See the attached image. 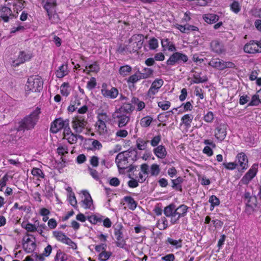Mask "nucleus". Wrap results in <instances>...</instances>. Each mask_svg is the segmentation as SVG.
Masks as SVG:
<instances>
[{
  "mask_svg": "<svg viewBox=\"0 0 261 261\" xmlns=\"http://www.w3.org/2000/svg\"><path fill=\"white\" fill-rule=\"evenodd\" d=\"M40 113V109L36 108L30 114L27 115L19 122L16 130L24 132L33 129L39 120Z\"/></svg>",
  "mask_w": 261,
  "mask_h": 261,
  "instance_id": "f257e3e1",
  "label": "nucleus"
},
{
  "mask_svg": "<svg viewBox=\"0 0 261 261\" xmlns=\"http://www.w3.org/2000/svg\"><path fill=\"white\" fill-rule=\"evenodd\" d=\"M43 82L40 76L38 75L28 78L25 90L27 92H40L43 88Z\"/></svg>",
  "mask_w": 261,
  "mask_h": 261,
  "instance_id": "f03ea898",
  "label": "nucleus"
},
{
  "mask_svg": "<svg viewBox=\"0 0 261 261\" xmlns=\"http://www.w3.org/2000/svg\"><path fill=\"white\" fill-rule=\"evenodd\" d=\"M115 162L119 169L124 170L129 168L128 171L132 172L136 167L130 163L123 151L117 155Z\"/></svg>",
  "mask_w": 261,
  "mask_h": 261,
  "instance_id": "7ed1b4c3",
  "label": "nucleus"
},
{
  "mask_svg": "<svg viewBox=\"0 0 261 261\" xmlns=\"http://www.w3.org/2000/svg\"><path fill=\"white\" fill-rule=\"evenodd\" d=\"M188 61V56L180 52H175L170 56L166 62V64L169 66H174L176 64H181L186 63Z\"/></svg>",
  "mask_w": 261,
  "mask_h": 261,
  "instance_id": "20e7f679",
  "label": "nucleus"
},
{
  "mask_svg": "<svg viewBox=\"0 0 261 261\" xmlns=\"http://www.w3.org/2000/svg\"><path fill=\"white\" fill-rule=\"evenodd\" d=\"M107 115L106 113L99 114L97 118L98 120L96 122L95 126L98 133L101 135H105L108 134V130L105 120H106Z\"/></svg>",
  "mask_w": 261,
  "mask_h": 261,
  "instance_id": "39448f33",
  "label": "nucleus"
},
{
  "mask_svg": "<svg viewBox=\"0 0 261 261\" xmlns=\"http://www.w3.org/2000/svg\"><path fill=\"white\" fill-rule=\"evenodd\" d=\"M87 123V121L83 116L75 117L72 121V128L78 134L82 132Z\"/></svg>",
  "mask_w": 261,
  "mask_h": 261,
  "instance_id": "423d86ee",
  "label": "nucleus"
},
{
  "mask_svg": "<svg viewBox=\"0 0 261 261\" xmlns=\"http://www.w3.org/2000/svg\"><path fill=\"white\" fill-rule=\"evenodd\" d=\"M56 6L45 3L43 8L46 11L48 19L51 23H57L60 21L58 14L56 12Z\"/></svg>",
  "mask_w": 261,
  "mask_h": 261,
  "instance_id": "0eeeda50",
  "label": "nucleus"
},
{
  "mask_svg": "<svg viewBox=\"0 0 261 261\" xmlns=\"http://www.w3.org/2000/svg\"><path fill=\"white\" fill-rule=\"evenodd\" d=\"M69 122L68 119H63L62 118H56L53 121L50 125V131L52 133L56 134L63 129L67 123Z\"/></svg>",
  "mask_w": 261,
  "mask_h": 261,
  "instance_id": "6e6552de",
  "label": "nucleus"
},
{
  "mask_svg": "<svg viewBox=\"0 0 261 261\" xmlns=\"http://www.w3.org/2000/svg\"><path fill=\"white\" fill-rule=\"evenodd\" d=\"M258 164H253L250 169L242 178L241 181L243 184L247 185L256 175L258 171Z\"/></svg>",
  "mask_w": 261,
  "mask_h": 261,
  "instance_id": "1a4fd4ad",
  "label": "nucleus"
},
{
  "mask_svg": "<svg viewBox=\"0 0 261 261\" xmlns=\"http://www.w3.org/2000/svg\"><path fill=\"white\" fill-rule=\"evenodd\" d=\"M123 226L120 224L116 225L114 228V234L117 240L116 246L122 248L126 245L125 241L123 239Z\"/></svg>",
  "mask_w": 261,
  "mask_h": 261,
  "instance_id": "9d476101",
  "label": "nucleus"
},
{
  "mask_svg": "<svg viewBox=\"0 0 261 261\" xmlns=\"http://www.w3.org/2000/svg\"><path fill=\"white\" fill-rule=\"evenodd\" d=\"M244 50L248 54L261 53V44L260 42L254 40L250 41L244 46Z\"/></svg>",
  "mask_w": 261,
  "mask_h": 261,
  "instance_id": "9b49d317",
  "label": "nucleus"
},
{
  "mask_svg": "<svg viewBox=\"0 0 261 261\" xmlns=\"http://www.w3.org/2000/svg\"><path fill=\"white\" fill-rule=\"evenodd\" d=\"M134 110V107L130 103H124L119 109H117L115 114H118L122 115H128L130 117V115Z\"/></svg>",
  "mask_w": 261,
  "mask_h": 261,
  "instance_id": "f8f14e48",
  "label": "nucleus"
},
{
  "mask_svg": "<svg viewBox=\"0 0 261 261\" xmlns=\"http://www.w3.org/2000/svg\"><path fill=\"white\" fill-rule=\"evenodd\" d=\"M32 56L30 54L24 51H20L16 60L13 61L12 65L14 67L18 66L20 64L23 63L31 59Z\"/></svg>",
  "mask_w": 261,
  "mask_h": 261,
  "instance_id": "ddd939ff",
  "label": "nucleus"
},
{
  "mask_svg": "<svg viewBox=\"0 0 261 261\" xmlns=\"http://www.w3.org/2000/svg\"><path fill=\"white\" fill-rule=\"evenodd\" d=\"M101 93L105 97L114 99L116 98L118 95V90L117 88L114 87H112L111 89L109 90L106 88V86L102 85Z\"/></svg>",
  "mask_w": 261,
  "mask_h": 261,
  "instance_id": "4468645a",
  "label": "nucleus"
},
{
  "mask_svg": "<svg viewBox=\"0 0 261 261\" xmlns=\"http://www.w3.org/2000/svg\"><path fill=\"white\" fill-rule=\"evenodd\" d=\"M226 129L227 125L226 124H219L215 129V136L216 138L220 141L224 140L227 135Z\"/></svg>",
  "mask_w": 261,
  "mask_h": 261,
  "instance_id": "2eb2a0df",
  "label": "nucleus"
},
{
  "mask_svg": "<svg viewBox=\"0 0 261 261\" xmlns=\"http://www.w3.org/2000/svg\"><path fill=\"white\" fill-rule=\"evenodd\" d=\"M163 83L164 82L162 79H155L152 83L148 91V95L151 96L155 94L158 92L159 89L162 86Z\"/></svg>",
  "mask_w": 261,
  "mask_h": 261,
  "instance_id": "dca6fc26",
  "label": "nucleus"
},
{
  "mask_svg": "<svg viewBox=\"0 0 261 261\" xmlns=\"http://www.w3.org/2000/svg\"><path fill=\"white\" fill-rule=\"evenodd\" d=\"M236 158L239 166L241 167V170L247 169L248 167V159L247 155L244 152H241L237 154Z\"/></svg>",
  "mask_w": 261,
  "mask_h": 261,
  "instance_id": "f3484780",
  "label": "nucleus"
},
{
  "mask_svg": "<svg viewBox=\"0 0 261 261\" xmlns=\"http://www.w3.org/2000/svg\"><path fill=\"white\" fill-rule=\"evenodd\" d=\"M211 47L212 50L218 54H223L225 52V48L223 44L218 40L212 41Z\"/></svg>",
  "mask_w": 261,
  "mask_h": 261,
  "instance_id": "a211bd4d",
  "label": "nucleus"
},
{
  "mask_svg": "<svg viewBox=\"0 0 261 261\" xmlns=\"http://www.w3.org/2000/svg\"><path fill=\"white\" fill-rule=\"evenodd\" d=\"M123 152L132 164L138 159V152L136 148H130L128 150Z\"/></svg>",
  "mask_w": 261,
  "mask_h": 261,
  "instance_id": "6ab92c4d",
  "label": "nucleus"
},
{
  "mask_svg": "<svg viewBox=\"0 0 261 261\" xmlns=\"http://www.w3.org/2000/svg\"><path fill=\"white\" fill-rule=\"evenodd\" d=\"M114 118L118 119V125L119 127L125 126L130 120L128 115H122L118 114H114Z\"/></svg>",
  "mask_w": 261,
  "mask_h": 261,
  "instance_id": "aec40b11",
  "label": "nucleus"
},
{
  "mask_svg": "<svg viewBox=\"0 0 261 261\" xmlns=\"http://www.w3.org/2000/svg\"><path fill=\"white\" fill-rule=\"evenodd\" d=\"M12 15L11 10L6 6H3L0 9V17H1L5 22H8L9 17Z\"/></svg>",
  "mask_w": 261,
  "mask_h": 261,
  "instance_id": "412c9836",
  "label": "nucleus"
},
{
  "mask_svg": "<svg viewBox=\"0 0 261 261\" xmlns=\"http://www.w3.org/2000/svg\"><path fill=\"white\" fill-rule=\"evenodd\" d=\"M176 29L179 30L181 32L184 33H189L191 31H198V28L195 26L187 24L182 25L179 24L175 25Z\"/></svg>",
  "mask_w": 261,
  "mask_h": 261,
  "instance_id": "4be33fe9",
  "label": "nucleus"
},
{
  "mask_svg": "<svg viewBox=\"0 0 261 261\" xmlns=\"http://www.w3.org/2000/svg\"><path fill=\"white\" fill-rule=\"evenodd\" d=\"M153 152L156 157L160 159H164L167 155L166 148L162 145H159L154 148Z\"/></svg>",
  "mask_w": 261,
  "mask_h": 261,
  "instance_id": "5701e85b",
  "label": "nucleus"
},
{
  "mask_svg": "<svg viewBox=\"0 0 261 261\" xmlns=\"http://www.w3.org/2000/svg\"><path fill=\"white\" fill-rule=\"evenodd\" d=\"M83 194L85 197L84 199L82 200L83 206L86 209H90L91 206L93 204L92 199L89 192L87 191H83Z\"/></svg>",
  "mask_w": 261,
  "mask_h": 261,
  "instance_id": "b1692460",
  "label": "nucleus"
},
{
  "mask_svg": "<svg viewBox=\"0 0 261 261\" xmlns=\"http://www.w3.org/2000/svg\"><path fill=\"white\" fill-rule=\"evenodd\" d=\"M143 36L141 34H139L137 35H134L132 36L128 40L129 43H130L133 40H139L138 42H135L137 46H136L135 48H133V50L135 51H137V50L141 48L142 45L143 43V40L141 39Z\"/></svg>",
  "mask_w": 261,
  "mask_h": 261,
  "instance_id": "393cba45",
  "label": "nucleus"
},
{
  "mask_svg": "<svg viewBox=\"0 0 261 261\" xmlns=\"http://www.w3.org/2000/svg\"><path fill=\"white\" fill-rule=\"evenodd\" d=\"M161 44L164 49H167L171 51H175L176 49L174 44L170 42L169 39L166 38L162 39Z\"/></svg>",
  "mask_w": 261,
  "mask_h": 261,
  "instance_id": "a878e982",
  "label": "nucleus"
},
{
  "mask_svg": "<svg viewBox=\"0 0 261 261\" xmlns=\"http://www.w3.org/2000/svg\"><path fill=\"white\" fill-rule=\"evenodd\" d=\"M201 72L198 73L195 72L193 76V82L194 83H203L207 81L208 79L205 75L201 76Z\"/></svg>",
  "mask_w": 261,
  "mask_h": 261,
  "instance_id": "bb28decb",
  "label": "nucleus"
},
{
  "mask_svg": "<svg viewBox=\"0 0 261 261\" xmlns=\"http://www.w3.org/2000/svg\"><path fill=\"white\" fill-rule=\"evenodd\" d=\"M203 18L205 21L209 24L215 23L219 19V16L215 14H206L203 15Z\"/></svg>",
  "mask_w": 261,
  "mask_h": 261,
  "instance_id": "cd10ccee",
  "label": "nucleus"
},
{
  "mask_svg": "<svg viewBox=\"0 0 261 261\" xmlns=\"http://www.w3.org/2000/svg\"><path fill=\"white\" fill-rule=\"evenodd\" d=\"M209 65L219 70H224V61L219 58L212 60L210 62Z\"/></svg>",
  "mask_w": 261,
  "mask_h": 261,
  "instance_id": "c85d7f7f",
  "label": "nucleus"
},
{
  "mask_svg": "<svg viewBox=\"0 0 261 261\" xmlns=\"http://www.w3.org/2000/svg\"><path fill=\"white\" fill-rule=\"evenodd\" d=\"M166 243H168L175 249L180 248L182 246V240L179 239L178 240H174L171 238H168Z\"/></svg>",
  "mask_w": 261,
  "mask_h": 261,
  "instance_id": "c756f323",
  "label": "nucleus"
},
{
  "mask_svg": "<svg viewBox=\"0 0 261 261\" xmlns=\"http://www.w3.org/2000/svg\"><path fill=\"white\" fill-rule=\"evenodd\" d=\"M53 235L58 241L64 244H66V242H69V238L61 231H55L53 232Z\"/></svg>",
  "mask_w": 261,
  "mask_h": 261,
  "instance_id": "7c9ffc66",
  "label": "nucleus"
},
{
  "mask_svg": "<svg viewBox=\"0 0 261 261\" xmlns=\"http://www.w3.org/2000/svg\"><path fill=\"white\" fill-rule=\"evenodd\" d=\"M260 89L256 92V93L252 95L250 102L248 103V106H257L260 103Z\"/></svg>",
  "mask_w": 261,
  "mask_h": 261,
  "instance_id": "2f4dec72",
  "label": "nucleus"
},
{
  "mask_svg": "<svg viewBox=\"0 0 261 261\" xmlns=\"http://www.w3.org/2000/svg\"><path fill=\"white\" fill-rule=\"evenodd\" d=\"M67 68L68 66L67 65L63 64L60 66L56 72L57 77L58 78H62L66 75L68 73Z\"/></svg>",
  "mask_w": 261,
  "mask_h": 261,
  "instance_id": "473e14b6",
  "label": "nucleus"
},
{
  "mask_svg": "<svg viewBox=\"0 0 261 261\" xmlns=\"http://www.w3.org/2000/svg\"><path fill=\"white\" fill-rule=\"evenodd\" d=\"M149 141L145 140L144 139L139 138L136 140L137 148L140 150H145L147 148Z\"/></svg>",
  "mask_w": 261,
  "mask_h": 261,
  "instance_id": "72a5a7b5",
  "label": "nucleus"
},
{
  "mask_svg": "<svg viewBox=\"0 0 261 261\" xmlns=\"http://www.w3.org/2000/svg\"><path fill=\"white\" fill-rule=\"evenodd\" d=\"M34 241L28 243H22V247L27 253L32 252L36 248L35 238H34Z\"/></svg>",
  "mask_w": 261,
  "mask_h": 261,
  "instance_id": "f704fd0d",
  "label": "nucleus"
},
{
  "mask_svg": "<svg viewBox=\"0 0 261 261\" xmlns=\"http://www.w3.org/2000/svg\"><path fill=\"white\" fill-rule=\"evenodd\" d=\"M138 73L140 74L141 77L142 79H147L153 75V70L149 68L145 67L142 70L141 72L139 71Z\"/></svg>",
  "mask_w": 261,
  "mask_h": 261,
  "instance_id": "c9c22d12",
  "label": "nucleus"
},
{
  "mask_svg": "<svg viewBox=\"0 0 261 261\" xmlns=\"http://www.w3.org/2000/svg\"><path fill=\"white\" fill-rule=\"evenodd\" d=\"M132 103H134L137 106V111H141L145 107V104L143 101H141L138 98L133 97L131 100Z\"/></svg>",
  "mask_w": 261,
  "mask_h": 261,
  "instance_id": "e433bc0d",
  "label": "nucleus"
},
{
  "mask_svg": "<svg viewBox=\"0 0 261 261\" xmlns=\"http://www.w3.org/2000/svg\"><path fill=\"white\" fill-rule=\"evenodd\" d=\"M184 179L181 177H178L176 179H172L171 181L172 183V187L173 189L179 190V191H182V187L181 184L183 182Z\"/></svg>",
  "mask_w": 261,
  "mask_h": 261,
  "instance_id": "4c0bfd02",
  "label": "nucleus"
},
{
  "mask_svg": "<svg viewBox=\"0 0 261 261\" xmlns=\"http://www.w3.org/2000/svg\"><path fill=\"white\" fill-rule=\"evenodd\" d=\"M175 205L174 204H170L168 206L165 207L164 210V213L167 217H173Z\"/></svg>",
  "mask_w": 261,
  "mask_h": 261,
  "instance_id": "58836bf2",
  "label": "nucleus"
},
{
  "mask_svg": "<svg viewBox=\"0 0 261 261\" xmlns=\"http://www.w3.org/2000/svg\"><path fill=\"white\" fill-rule=\"evenodd\" d=\"M193 118V116L191 114H186L182 117L181 120L185 126L190 127Z\"/></svg>",
  "mask_w": 261,
  "mask_h": 261,
  "instance_id": "ea45409f",
  "label": "nucleus"
},
{
  "mask_svg": "<svg viewBox=\"0 0 261 261\" xmlns=\"http://www.w3.org/2000/svg\"><path fill=\"white\" fill-rule=\"evenodd\" d=\"M124 200L128 203V206L129 209L134 210L137 207V203L134 199L131 196H125L124 197Z\"/></svg>",
  "mask_w": 261,
  "mask_h": 261,
  "instance_id": "a19ab883",
  "label": "nucleus"
},
{
  "mask_svg": "<svg viewBox=\"0 0 261 261\" xmlns=\"http://www.w3.org/2000/svg\"><path fill=\"white\" fill-rule=\"evenodd\" d=\"M153 121V118L150 116L143 117L140 120V125L143 127H148Z\"/></svg>",
  "mask_w": 261,
  "mask_h": 261,
  "instance_id": "79ce46f5",
  "label": "nucleus"
},
{
  "mask_svg": "<svg viewBox=\"0 0 261 261\" xmlns=\"http://www.w3.org/2000/svg\"><path fill=\"white\" fill-rule=\"evenodd\" d=\"M69 87L68 83H63L60 87V92L63 96H68L70 93L69 90L68 89Z\"/></svg>",
  "mask_w": 261,
  "mask_h": 261,
  "instance_id": "37998d69",
  "label": "nucleus"
},
{
  "mask_svg": "<svg viewBox=\"0 0 261 261\" xmlns=\"http://www.w3.org/2000/svg\"><path fill=\"white\" fill-rule=\"evenodd\" d=\"M67 259V255L60 249L57 251L56 255L55 257V261H65Z\"/></svg>",
  "mask_w": 261,
  "mask_h": 261,
  "instance_id": "c03bdc74",
  "label": "nucleus"
},
{
  "mask_svg": "<svg viewBox=\"0 0 261 261\" xmlns=\"http://www.w3.org/2000/svg\"><path fill=\"white\" fill-rule=\"evenodd\" d=\"M132 71V67L129 65L121 66L119 69V73L123 76H126Z\"/></svg>",
  "mask_w": 261,
  "mask_h": 261,
  "instance_id": "a18cd8bd",
  "label": "nucleus"
},
{
  "mask_svg": "<svg viewBox=\"0 0 261 261\" xmlns=\"http://www.w3.org/2000/svg\"><path fill=\"white\" fill-rule=\"evenodd\" d=\"M112 255V252L109 251H103L101 252L98 255V259L100 261H106Z\"/></svg>",
  "mask_w": 261,
  "mask_h": 261,
  "instance_id": "49530a36",
  "label": "nucleus"
},
{
  "mask_svg": "<svg viewBox=\"0 0 261 261\" xmlns=\"http://www.w3.org/2000/svg\"><path fill=\"white\" fill-rule=\"evenodd\" d=\"M160 172V168L159 165L156 164H152L150 167L151 176H157Z\"/></svg>",
  "mask_w": 261,
  "mask_h": 261,
  "instance_id": "de8ad7c7",
  "label": "nucleus"
},
{
  "mask_svg": "<svg viewBox=\"0 0 261 261\" xmlns=\"http://www.w3.org/2000/svg\"><path fill=\"white\" fill-rule=\"evenodd\" d=\"M149 48L150 50H154L159 46L158 40L153 37L148 41Z\"/></svg>",
  "mask_w": 261,
  "mask_h": 261,
  "instance_id": "09e8293b",
  "label": "nucleus"
},
{
  "mask_svg": "<svg viewBox=\"0 0 261 261\" xmlns=\"http://www.w3.org/2000/svg\"><path fill=\"white\" fill-rule=\"evenodd\" d=\"M256 205L255 203L251 204L250 203L249 200L247 201L246 203V208L245 212L248 215L251 214L254 210V208L256 207Z\"/></svg>",
  "mask_w": 261,
  "mask_h": 261,
  "instance_id": "8fccbe9b",
  "label": "nucleus"
},
{
  "mask_svg": "<svg viewBox=\"0 0 261 261\" xmlns=\"http://www.w3.org/2000/svg\"><path fill=\"white\" fill-rule=\"evenodd\" d=\"M176 209L177 210V212L179 213L180 216L185 217L187 215L188 207L185 204H181L176 208Z\"/></svg>",
  "mask_w": 261,
  "mask_h": 261,
  "instance_id": "3c124183",
  "label": "nucleus"
},
{
  "mask_svg": "<svg viewBox=\"0 0 261 261\" xmlns=\"http://www.w3.org/2000/svg\"><path fill=\"white\" fill-rule=\"evenodd\" d=\"M161 136L159 135L153 137L152 139L150 141H149V142H150L151 145L152 147H156L159 146V144L161 141Z\"/></svg>",
  "mask_w": 261,
  "mask_h": 261,
  "instance_id": "603ef678",
  "label": "nucleus"
},
{
  "mask_svg": "<svg viewBox=\"0 0 261 261\" xmlns=\"http://www.w3.org/2000/svg\"><path fill=\"white\" fill-rule=\"evenodd\" d=\"M88 220L90 223L93 224L101 223L102 221V219L101 217H98L95 215L89 216Z\"/></svg>",
  "mask_w": 261,
  "mask_h": 261,
  "instance_id": "864d4df0",
  "label": "nucleus"
},
{
  "mask_svg": "<svg viewBox=\"0 0 261 261\" xmlns=\"http://www.w3.org/2000/svg\"><path fill=\"white\" fill-rule=\"evenodd\" d=\"M86 68H89V71L97 72L99 71L100 68L97 63L95 62L93 64L91 65H86Z\"/></svg>",
  "mask_w": 261,
  "mask_h": 261,
  "instance_id": "5fc2aeb1",
  "label": "nucleus"
},
{
  "mask_svg": "<svg viewBox=\"0 0 261 261\" xmlns=\"http://www.w3.org/2000/svg\"><path fill=\"white\" fill-rule=\"evenodd\" d=\"M181 217H184L183 216H179V213L177 212V210L175 207V210L173 213V217L170 220V222L172 224H174L177 223V221L179 220V218Z\"/></svg>",
  "mask_w": 261,
  "mask_h": 261,
  "instance_id": "6e6d98bb",
  "label": "nucleus"
},
{
  "mask_svg": "<svg viewBox=\"0 0 261 261\" xmlns=\"http://www.w3.org/2000/svg\"><path fill=\"white\" fill-rule=\"evenodd\" d=\"M158 105L163 110H167L171 106V102L169 101H162L158 102Z\"/></svg>",
  "mask_w": 261,
  "mask_h": 261,
  "instance_id": "4d7b16f0",
  "label": "nucleus"
},
{
  "mask_svg": "<svg viewBox=\"0 0 261 261\" xmlns=\"http://www.w3.org/2000/svg\"><path fill=\"white\" fill-rule=\"evenodd\" d=\"M208 201L211 204V206L213 207L220 204V200L219 198L215 195L211 196Z\"/></svg>",
  "mask_w": 261,
  "mask_h": 261,
  "instance_id": "13d9d810",
  "label": "nucleus"
},
{
  "mask_svg": "<svg viewBox=\"0 0 261 261\" xmlns=\"http://www.w3.org/2000/svg\"><path fill=\"white\" fill-rule=\"evenodd\" d=\"M141 79H142L141 77L140 74H139V75H138L137 73H135L128 77L127 80V83L134 84Z\"/></svg>",
  "mask_w": 261,
  "mask_h": 261,
  "instance_id": "bf43d9fd",
  "label": "nucleus"
},
{
  "mask_svg": "<svg viewBox=\"0 0 261 261\" xmlns=\"http://www.w3.org/2000/svg\"><path fill=\"white\" fill-rule=\"evenodd\" d=\"M32 174L34 176H38L42 178L44 177V174L43 172L39 168H34L32 170Z\"/></svg>",
  "mask_w": 261,
  "mask_h": 261,
  "instance_id": "052dcab7",
  "label": "nucleus"
},
{
  "mask_svg": "<svg viewBox=\"0 0 261 261\" xmlns=\"http://www.w3.org/2000/svg\"><path fill=\"white\" fill-rule=\"evenodd\" d=\"M68 141V142L71 144H75L77 142V136L76 135L74 134L73 133L70 134V135L65 138Z\"/></svg>",
  "mask_w": 261,
  "mask_h": 261,
  "instance_id": "680f3d73",
  "label": "nucleus"
},
{
  "mask_svg": "<svg viewBox=\"0 0 261 261\" xmlns=\"http://www.w3.org/2000/svg\"><path fill=\"white\" fill-rule=\"evenodd\" d=\"M231 10L235 13H238L241 10V7L238 2L234 1L230 5Z\"/></svg>",
  "mask_w": 261,
  "mask_h": 261,
  "instance_id": "e2e57ef3",
  "label": "nucleus"
},
{
  "mask_svg": "<svg viewBox=\"0 0 261 261\" xmlns=\"http://www.w3.org/2000/svg\"><path fill=\"white\" fill-rule=\"evenodd\" d=\"M214 114L212 112L210 111L207 112L205 115H204V120L208 123H211L214 120Z\"/></svg>",
  "mask_w": 261,
  "mask_h": 261,
  "instance_id": "0e129e2a",
  "label": "nucleus"
},
{
  "mask_svg": "<svg viewBox=\"0 0 261 261\" xmlns=\"http://www.w3.org/2000/svg\"><path fill=\"white\" fill-rule=\"evenodd\" d=\"M96 86V81L95 77H91L87 82V88L89 90H92L94 89Z\"/></svg>",
  "mask_w": 261,
  "mask_h": 261,
  "instance_id": "69168bd1",
  "label": "nucleus"
},
{
  "mask_svg": "<svg viewBox=\"0 0 261 261\" xmlns=\"http://www.w3.org/2000/svg\"><path fill=\"white\" fill-rule=\"evenodd\" d=\"M57 153L61 155H64L65 153H68V149L67 146H60L57 149Z\"/></svg>",
  "mask_w": 261,
  "mask_h": 261,
  "instance_id": "338daca9",
  "label": "nucleus"
},
{
  "mask_svg": "<svg viewBox=\"0 0 261 261\" xmlns=\"http://www.w3.org/2000/svg\"><path fill=\"white\" fill-rule=\"evenodd\" d=\"M250 13L252 16L255 17L261 18V8H255L252 9Z\"/></svg>",
  "mask_w": 261,
  "mask_h": 261,
  "instance_id": "774afa93",
  "label": "nucleus"
}]
</instances>
